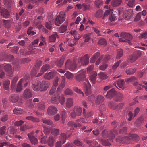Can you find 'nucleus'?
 Returning a JSON list of instances; mask_svg holds the SVG:
<instances>
[{
	"label": "nucleus",
	"instance_id": "5701e85b",
	"mask_svg": "<svg viewBox=\"0 0 147 147\" xmlns=\"http://www.w3.org/2000/svg\"><path fill=\"white\" fill-rule=\"evenodd\" d=\"M1 14L2 16L5 18H8L10 17V14L7 10L3 9L1 10Z\"/></svg>",
	"mask_w": 147,
	"mask_h": 147
},
{
	"label": "nucleus",
	"instance_id": "f03ea898",
	"mask_svg": "<svg viewBox=\"0 0 147 147\" xmlns=\"http://www.w3.org/2000/svg\"><path fill=\"white\" fill-rule=\"evenodd\" d=\"M65 98L63 95H60L59 94H55L50 98V102L52 104H58L59 102L63 105L65 102Z\"/></svg>",
	"mask_w": 147,
	"mask_h": 147
},
{
	"label": "nucleus",
	"instance_id": "423d86ee",
	"mask_svg": "<svg viewBox=\"0 0 147 147\" xmlns=\"http://www.w3.org/2000/svg\"><path fill=\"white\" fill-rule=\"evenodd\" d=\"M137 80V78L134 76L127 78L125 80V82L127 83H133V84L136 86V88L139 89L141 90L142 87H141L142 85L138 84V83L136 81Z\"/></svg>",
	"mask_w": 147,
	"mask_h": 147
},
{
	"label": "nucleus",
	"instance_id": "2f4dec72",
	"mask_svg": "<svg viewBox=\"0 0 147 147\" xmlns=\"http://www.w3.org/2000/svg\"><path fill=\"white\" fill-rule=\"evenodd\" d=\"M56 37H58V35L56 33H54L49 36V40L51 42H54L55 41Z\"/></svg>",
	"mask_w": 147,
	"mask_h": 147
},
{
	"label": "nucleus",
	"instance_id": "a211bd4d",
	"mask_svg": "<svg viewBox=\"0 0 147 147\" xmlns=\"http://www.w3.org/2000/svg\"><path fill=\"white\" fill-rule=\"evenodd\" d=\"M116 94V91L114 88H112L107 93L106 95V98L110 99L112 98Z\"/></svg>",
	"mask_w": 147,
	"mask_h": 147
},
{
	"label": "nucleus",
	"instance_id": "de8ad7c7",
	"mask_svg": "<svg viewBox=\"0 0 147 147\" xmlns=\"http://www.w3.org/2000/svg\"><path fill=\"white\" fill-rule=\"evenodd\" d=\"M77 114V116H79L82 112V108L81 107H76L74 110Z\"/></svg>",
	"mask_w": 147,
	"mask_h": 147
},
{
	"label": "nucleus",
	"instance_id": "6e6552de",
	"mask_svg": "<svg viewBox=\"0 0 147 147\" xmlns=\"http://www.w3.org/2000/svg\"><path fill=\"white\" fill-rule=\"evenodd\" d=\"M85 81L83 83V86L86 89L85 90L86 95L88 96L91 93V91L90 89L91 86L88 79H85Z\"/></svg>",
	"mask_w": 147,
	"mask_h": 147
},
{
	"label": "nucleus",
	"instance_id": "09e8293b",
	"mask_svg": "<svg viewBox=\"0 0 147 147\" xmlns=\"http://www.w3.org/2000/svg\"><path fill=\"white\" fill-rule=\"evenodd\" d=\"M143 120L142 118H139L136 120L135 122V124L137 126H138L140 124L143 122Z\"/></svg>",
	"mask_w": 147,
	"mask_h": 147
},
{
	"label": "nucleus",
	"instance_id": "c03bdc74",
	"mask_svg": "<svg viewBox=\"0 0 147 147\" xmlns=\"http://www.w3.org/2000/svg\"><path fill=\"white\" fill-rule=\"evenodd\" d=\"M10 84V81L9 80L4 81L3 83V85L4 88L6 90H7L9 87Z\"/></svg>",
	"mask_w": 147,
	"mask_h": 147
},
{
	"label": "nucleus",
	"instance_id": "3c124183",
	"mask_svg": "<svg viewBox=\"0 0 147 147\" xmlns=\"http://www.w3.org/2000/svg\"><path fill=\"white\" fill-rule=\"evenodd\" d=\"M94 3L97 7L99 8L102 5V1L101 0H98L96 1Z\"/></svg>",
	"mask_w": 147,
	"mask_h": 147
},
{
	"label": "nucleus",
	"instance_id": "ea45409f",
	"mask_svg": "<svg viewBox=\"0 0 147 147\" xmlns=\"http://www.w3.org/2000/svg\"><path fill=\"white\" fill-rule=\"evenodd\" d=\"M108 106L113 110H115L117 109V104L115 102L111 101L108 104Z\"/></svg>",
	"mask_w": 147,
	"mask_h": 147
},
{
	"label": "nucleus",
	"instance_id": "a19ab883",
	"mask_svg": "<svg viewBox=\"0 0 147 147\" xmlns=\"http://www.w3.org/2000/svg\"><path fill=\"white\" fill-rule=\"evenodd\" d=\"M123 98V95L120 93H118L115 98V100L116 101H121Z\"/></svg>",
	"mask_w": 147,
	"mask_h": 147
},
{
	"label": "nucleus",
	"instance_id": "864d4df0",
	"mask_svg": "<svg viewBox=\"0 0 147 147\" xmlns=\"http://www.w3.org/2000/svg\"><path fill=\"white\" fill-rule=\"evenodd\" d=\"M100 78L102 79H105L107 78L106 74L104 72H100L98 74Z\"/></svg>",
	"mask_w": 147,
	"mask_h": 147
},
{
	"label": "nucleus",
	"instance_id": "ddd939ff",
	"mask_svg": "<svg viewBox=\"0 0 147 147\" xmlns=\"http://www.w3.org/2000/svg\"><path fill=\"white\" fill-rule=\"evenodd\" d=\"M4 68L7 75L11 76L13 73L11 66L9 64H7L4 66Z\"/></svg>",
	"mask_w": 147,
	"mask_h": 147
},
{
	"label": "nucleus",
	"instance_id": "9d476101",
	"mask_svg": "<svg viewBox=\"0 0 147 147\" xmlns=\"http://www.w3.org/2000/svg\"><path fill=\"white\" fill-rule=\"evenodd\" d=\"M61 140L57 142L56 144L55 147H61V143L64 144L66 142V135L65 133H61L59 137Z\"/></svg>",
	"mask_w": 147,
	"mask_h": 147
},
{
	"label": "nucleus",
	"instance_id": "8fccbe9b",
	"mask_svg": "<svg viewBox=\"0 0 147 147\" xmlns=\"http://www.w3.org/2000/svg\"><path fill=\"white\" fill-rule=\"evenodd\" d=\"M102 15V11L101 10H98L95 14V16L98 18L101 17Z\"/></svg>",
	"mask_w": 147,
	"mask_h": 147
},
{
	"label": "nucleus",
	"instance_id": "680f3d73",
	"mask_svg": "<svg viewBox=\"0 0 147 147\" xmlns=\"http://www.w3.org/2000/svg\"><path fill=\"white\" fill-rule=\"evenodd\" d=\"M137 59V57L134 53L129 57V60L131 62H134Z\"/></svg>",
	"mask_w": 147,
	"mask_h": 147
},
{
	"label": "nucleus",
	"instance_id": "393cba45",
	"mask_svg": "<svg viewBox=\"0 0 147 147\" xmlns=\"http://www.w3.org/2000/svg\"><path fill=\"white\" fill-rule=\"evenodd\" d=\"M97 76V74L96 73L95 71H93L91 73V76L90 77V81L93 84H94L96 82Z\"/></svg>",
	"mask_w": 147,
	"mask_h": 147
},
{
	"label": "nucleus",
	"instance_id": "774afa93",
	"mask_svg": "<svg viewBox=\"0 0 147 147\" xmlns=\"http://www.w3.org/2000/svg\"><path fill=\"white\" fill-rule=\"evenodd\" d=\"M74 91L77 93L82 94L83 96H84V94L80 89H78L77 87H74Z\"/></svg>",
	"mask_w": 147,
	"mask_h": 147
},
{
	"label": "nucleus",
	"instance_id": "37998d69",
	"mask_svg": "<svg viewBox=\"0 0 147 147\" xmlns=\"http://www.w3.org/2000/svg\"><path fill=\"white\" fill-rule=\"evenodd\" d=\"M65 58V57L63 56L59 61L57 62V65L58 67H60L63 65Z\"/></svg>",
	"mask_w": 147,
	"mask_h": 147
},
{
	"label": "nucleus",
	"instance_id": "c9c22d12",
	"mask_svg": "<svg viewBox=\"0 0 147 147\" xmlns=\"http://www.w3.org/2000/svg\"><path fill=\"white\" fill-rule=\"evenodd\" d=\"M18 76L14 77L11 81V86L12 89H14L16 83L18 79Z\"/></svg>",
	"mask_w": 147,
	"mask_h": 147
},
{
	"label": "nucleus",
	"instance_id": "7ed1b4c3",
	"mask_svg": "<svg viewBox=\"0 0 147 147\" xmlns=\"http://www.w3.org/2000/svg\"><path fill=\"white\" fill-rule=\"evenodd\" d=\"M90 57L88 54H86L82 57H79L78 60V64L80 66L88 65L89 63Z\"/></svg>",
	"mask_w": 147,
	"mask_h": 147
},
{
	"label": "nucleus",
	"instance_id": "338daca9",
	"mask_svg": "<svg viewBox=\"0 0 147 147\" xmlns=\"http://www.w3.org/2000/svg\"><path fill=\"white\" fill-rule=\"evenodd\" d=\"M135 3V0H129L127 5L130 7H132L134 5Z\"/></svg>",
	"mask_w": 147,
	"mask_h": 147
},
{
	"label": "nucleus",
	"instance_id": "2eb2a0df",
	"mask_svg": "<svg viewBox=\"0 0 147 147\" xmlns=\"http://www.w3.org/2000/svg\"><path fill=\"white\" fill-rule=\"evenodd\" d=\"M120 37L123 39L127 40L129 41L132 39V36L130 34L124 32L121 33Z\"/></svg>",
	"mask_w": 147,
	"mask_h": 147
},
{
	"label": "nucleus",
	"instance_id": "cd10ccee",
	"mask_svg": "<svg viewBox=\"0 0 147 147\" xmlns=\"http://www.w3.org/2000/svg\"><path fill=\"white\" fill-rule=\"evenodd\" d=\"M42 121L45 124L50 125L51 126H54L55 125L53 124L52 121L50 119L44 118L42 119Z\"/></svg>",
	"mask_w": 147,
	"mask_h": 147
},
{
	"label": "nucleus",
	"instance_id": "b1692460",
	"mask_svg": "<svg viewBox=\"0 0 147 147\" xmlns=\"http://www.w3.org/2000/svg\"><path fill=\"white\" fill-rule=\"evenodd\" d=\"M55 74V71H51L46 73L44 76L45 79L49 80L51 79L54 76Z\"/></svg>",
	"mask_w": 147,
	"mask_h": 147
},
{
	"label": "nucleus",
	"instance_id": "c756f323",
	"mask_svg": "<svg viewBox=\"0 0 147 147\" xmlns=\"http://www.w3.org/2000/svg\"><path fill=\"white\" fill-rule=\"evenodd\" d=\"M122 0H113L111 2V5L113 7L119 6L121 3Z\"/></svg>",
	"mask_w": 147,
	"mask_h": 147
},
{
	"label": "nucleus",
	"instance_id": "58836bf2",
	"mask_svg": "<svg viewBox=\"0 0 147 147\" xmlns=\"http://www.w3.org/2000/svg\"><path fill=\"white\" fill-rule=\"evenodd\" d=\"M123 54V50L121 49H119L117 50V56L116 58L117 59H119L121 57Z\"/></svg>",
	"mask_w": 147,
	"mask_h": 147
},
{
	"label": "nucleus",
	"instance_id": "39448f33",
	"mask_svg": "<svg viewBox=\"0 0 147 147\" xmlns=\"http://www.w3.org/2000/svg\"><path fill=\"white\" fill-rule=\"evenodd\" d=\"M65 19V15L64 11H61L55 20L56 25L59 26L63 22Z\"/></svg>",
	"mask_w": 147,
	"mask_h": 147
},
{
	"label": "nucleus",
	"instance_id": "4d7b16f0",
	"mask_svg": "<svg viewBox=\"0 0 147 147\" xmlns=\"http://www.w3.org/2000/svg\"><path fill=\"white\" fill-rule=\"evenodd\" d=\"M65 94L66 95H71L73 94L72 90L69 88L66 89L65 91Z\"/></svg>",
	"mask_w": 147,
	"mask_h": 147
},
{
	"label": "nucleus",
	"instance_id": "473e14b6",
	"mask_svg": "<svg viewBox=\"0 0 147 147\" xmlns=\"http://www.w3.org/2000/svg\"><path fill=\"white\" fill-rule=\"evenodd\" d=\"M40 84L39 82H36L34 84L32 85V87L34 90L36 91H39L40 89V87L39 86Z\"/></svg>",
	"mask_w": 147,
	"mask_h": 147
},
{
	"label": "nucleus",
	"instance_id": "1a4fd4ad",
	"mask_svg": "<svg viewBox=\"0 0 147 147\" xmlns=\"http://www.w3.org/2000/svg\"><path fill=\"white\" fill-rule=\"evenodd\" d=\"M86 73V71L85 70H83L79 71L75 76L76 80L79 82L84 80L85 78Z\"/></svg>",
	"mask_w": 147,
	"mask_h": 147
},
{
	"label": "nucleus",
	"instance_id": "9b49d317",
	"mask_svg": "<svg viewBox=\"0 0 147 147\" xmlns=\"http://www.w3.org/2000/svg\"><path fill=\"white\" fill-rule=\"evenodd\" d=\"M34 132H32L30 133H28V136L29 139L31 142V143L34 145H35L38 143V140L34 136Z\"/></svg>",
	"mask_w": 147,
	"mask_h": 147
},
{
	"label": "nucleus",
	"instance_id": "20e7f679",
	"mask_svg": "<svg viewBox=\"0 0 147 147\" xmlns=\"http://www.w3.org/2000/svg\"><path fill=\"white\" fill-rule=\"evenodd\" d=\"M118 134L117 129L115 128L112 129L110 131H104L102 133V136L104 138L108 137L113 139L115 137V135Z\"/></svg>",
	"mask_w": 147,
	"mask_h": 147
},
{
	"label": "nucleus",
	"instance_id": "bf43d9fd",
	"mask_svg": "<svg viewBox=\"0 0 147 147\" xmlns=\"http://www.w3.org/2000/svg\"><path fill=\"white\" fill-rule=\"evenodd\" d=\"M56 88L55 86H52L49 91V94L50 95H52L56 91Z\"/></svg>",
	"mask_w": 147,
	"mask_h": 147
},
{
	"label": "nucleus",
	"instance_id": "5fc2aeb1",
	"mask_svg": "<svg viewBox=\"0 0 147 147\" xmlns=\"http://www.w3.org/2000/svg\"><path fill=\"white\" fill-rule=\"evenodd\" d=\"M140 39L147 38V31H144L143 33L141 34L139 36Z\"/></svg>",
	"mask_w": 147,
	"mask_h": 147
},
{
	"label": "nucleus",
	"instance_id": "dca6fc26",
	"mask_svg": "<svg viewBox=\"0 0 147 147\" xmlns=\"http://www.w3.org/2000/svg\"><path fill=\"white\" fill-rule=\"evenodd\" d=\"M23 96L25 98H29L32 96V93L30 89L26 88L24 91Z\"/></svg>",
	"mask_w": 147,
	"mask_h": 147
},
{
	"label": "nucleus",
	"instance_id": "f8f14e48",
	"mask_svg": "<svg viewBox=\"0 0 147 147\" xmlns=\"http://www.w3.org/2000/svg\"><path fill=\"white\" fill-rule=\"evenodd\" d=\"M57 111V108L53 106H49L47 110L48 114L52 116L55 114Z\"/></svg>",
	"mask_w": 147,
	"mask_h": 147
},
{
	"label": "nucleus",
	"instance_id": "6ab92c4d",
	"mask_svg": "<svg viewBox=\"0 0 147 147\" xmlns=\"http://www.w3.org/2000/svg\"><path fill=\"white\" fill-rule=\"evenodd\" d=\"M85 142L87 144L89 147H98V143L95 141H92L91 140H86Z\"/></svg>",
	"mask_w": 147,
	"mask_h": 147
},
{
	"label": "nucleus",
	"instance_id": "0eeeda50",
	"mask_svg": "<svg viewBox=\"0 0 147 147\" xmlns=\"http://www.w3.org/2000/svg\"><path fill=\"white\" fill-rule=\"evenodd\" d=\"M76 65L74 61H71L69 59L67 60L65 64V69L73 71L76 68Z\"/></svg>",
	"mask_w": 147,
	"mask_h": 147
},
{
	"label": "nucleus",
	"instance_id": "f704fd0d",
	"mask_svg": "<svg viewBox=\"0 0 147 147\" xmlns=\"http://www.w3.org/2000/svg\"><path fill=\"white\" fill-rule=\"evenodd\" d=\"M112 140L111 138H109L106 140H103L102 142V144L105 146L110 145L111 144L110 142Z\"/></svg>",
	"mask_w": 147,
	"mask_h": 147
},
{
	"label": "nucleus",
	"instance_id": "603ef678",
	"mask_svg": "<svg viewBox=\"0 0 147 147\" xmlns=\"http://www.w3.org/2000/svg\"><path fill=\"white\" fill-rule=\"evenodd\" d=\"M59 130L57 129L54 128L51 131V133L55 136H57L59 134Z\"/></svg>",
	"mask_w": 147,
	"mask_h": 147
},
{
	"label": "nucleus",
	"instance_id": "e2e57ef3",
	"mask_svg": "<svg viewBox=\"0 0 147 147\" xmlns=\"http://www.w3.org/2000/svg\"><path fill=\"white\" fill-rule=\"evenodd\" d=\"M109 19L111 22H113L115 21L116 20L117 18L114 15L111 14L109 16Z\"/></svg>",
	"mask_w": 147,
	"mask_h": 147
},
{
	"label": "nucleus",
	"instance_id": "6e6d98bb",
	"mask_svg": "<svg viewBox=\"0 0 147 147\" xmlns=\"http://www.w3.org/2000/svg\"><path fill=\"white\" fill-rule=\"evenodd\" d=\"M136 69L134 68L126 70V72L127 74L131 75L134 74L136 71Z\"/></svg>",
	"mask_w": 147,
	"mask_h": 147
},
{
	"label": "nucleus",
	"instance_id": "79ce46f5",
	"mask_svg": "<svg viewBox=\"0 0 147 147\" xmlns=\"http://www.w3.org/2000/svg\"><path fill=\"white\" fill-rule=\"evenodd\" d=\"M67 29V27L66 25L61 26L59 29L58 32L60 33H63L65 32Z\"/></svg>",
	"mask_w": 147,
	"mask_h": 147
},
{
	"label": "nucleus",
	"instance_id": "f257e3e1",
	"mask_svg": "<svg viewBox=\"0 0 147 147\" xmlns=\"http://www.w3.org/2000/svg\"><path fill=\"white\" fill-rule=\"evenodd\" d=\"M138 136L136 134H128L123 137H118L116 139L117 142L120 143H128L131 140H137L138 139Z\"/></svg>",
	"mask_w": 147,
	"mask_h": 147
},
{
	"label": "nucleus",
	"instance_id": "0e129e2a",
	"mask_svg": "<svg viewBox=\"0 0 147 147\" xmlns=\"http://www.w3.org/2000/svg\"><path fill=\"white\" fill-rule=\"evenodd\" d=\"M47 136H44L41 137L40 139V142L43 144H45L47 143Z\"/></svg>",
	"mask_w": 147,
	"mask_h": 147
},
{
	"label": "nucleus",
	"instance_id": "a878e982",
	"mask_svg": "<svg viewBox=\"0 0 147 147\" xmlns=\"http://www.w3.org/2000/svg\"><path fill=\"white\" fill-rule=\"evenodd\" d=\"M55 139L53 136H51L48 138V145L50 147L53 146L55 142Z\"/></svg>",
	"mask_w": 147,
	"mask_h": 147
},
{
	"label": "nucleus",
	"instance_id": "aec40b11",
	"mask_svg": "<svg viewBox=\"0 0 147 147\" xmlns=\"http://www.w3.org/2000/svg\"><path fill=\"white\" fill-rule=\"evenodd\" d=\"M24 80V79L22 78L17 83L16 91L18 92H20L23 89V86L22 84L23 83Z\"/></svg>",
	"mask_w": 147,
	"mask_h": 147
},
{
	"label": "nucleus",
	"instance_id": "7c9ffc66",
	"mask_svg": "<svg viewBox=\"0 0 147 147\" xmlns=\"http://www.w3.org/2000/svg\"><path fill=\"white\" fill-rule=\"evenodd\" d=\"M13 112L15 114L20 115L23 113H24V111L21 108H15L13 110Z\"/></svg>",
	"mask_w": 147,
	"mask_h": 147
},
{
	"label": "nucleus",
	"instance_id": "e433bc0d",
	"mask_svg": "<svg viewBox=\"0 0 147 147\" xmlns=\"http://www.w3.org/2000/svg\"><path fill=\"white\" fill-rule=\"evenodd\" d=\"M124 80L122 79L118 81L117 82V85L120 88L123 89L124 88Z\"/></svg>",
	"mask_w": 147,
	"mask_h": 147
},
{
	"label": "nucleus",
	"instance_id": "13d9d810",
	"mask_svg": "<svg viewBox=\"0 0 147 147\" xmlns=\"http://www.w3.org/2000/svg\"><path fill=\"white\" fill-rule=\"evenodd\" d=\"M20 53L22 55H30V53H28L27 50L25 49H20Z\"/></svg>",
	"mask_w": 147,
	"mask_h": 147
},
{
	"label": "nucleus",
	"instance_id": "49530a36",
	"mask_svg": "<svg viewBox=\"0 0 147 147\" xmlns=\"http://www.w3.org/2000/svg\"><path fill=\"white\" fill-rule=\"evenodd\" d=\"M66 78L68 79H72L74 77V75L70 72L67 71L65 74Z\"/></svg>",
	"mask_w": 147,
	"mask_h": 147
},
{
	"label": "nucleus",
	"instance_id": "a18cd8bd",
	"mask_svg": "<svg viewBox=\"0 0 147 147\" xmlns=\"http://www.w3.org/2000/svg\"><path fill=\"white\" fill-rule=\"evenodd\" d=\"M26 118L27 119L29 120H31L33 122H38L40 121L38 119L31 116L27 117Z\"/></svg>",
	"mask_w": 147,
	"mask_h": 147
},
{
	"label": "nucleus",
	"instance_id": "412c9836",
	"mask_svg": "<svg viewBox=\"0 0 147 147\" xmlns=\"http://www.w3.org/2000/svg\"><path fill=\"white\" fill-rule=\"evenodd\" d=\"M19 98V95L17 94H13L9 96V100L12 102L16 103L17 102Z\"/></svg>",
	"mask_w": 147,
	"mask_h": 147
},
{
	"label": "nucleus",
	"instance_id": "f3484780",
	"mask_svg": "<svg viewBox=\"0 0 147 147\" xmlns=\"http://www.w3.org/2000/svg\"><path fill=\"white\" fill-rule=\"evenodd\" d=\"M132 10L131 9H129L125 11L124 13L123 17L126 19H129L133 16Z\"/></svg>",
	"mask_w": 147,
	"mask_h": 147
},
{
	"label": "nucleus",
	"instance_id": "4c0bfd02",
	"mask_svg": "<svg viewBox=\"0 0 147 147\" xmlns=\"http://www.w3.org/2000/svg\"><path fill=\"white\" fill-rule=\"evenodd\" d=\"M50 67V65L48 64L43 65L40 69V71L44 73L49 69Z\"/></svg>",
	"mask_w": 147,
	"mask_h": 147
},
{
	"label": "nucleus",
	"instance_id": "bb28decb",
	"mask_svg": "<svg viewBox=\"0 0 147 147\" xmlns=\"http://www.w3.org/2000/svg\"><path fill=\"white\" fill-rule=\"evenodd\" d=\"M62 77L64 78L65 79V77L64 76H62ZM65 86V80H63L62 82L59 86L58 88L57 89L56 94H59V93L62 90L63 88Z\"/></svg>",
	"mask_w": 147,
	"mask_h": 147
},
{
	"label": "nucleus",
	"instance_id": "c85d7f7f",
	"mask_svg": "<svg viewBox=\"0 0 147 147\" xmlns=\"http://www.w3.org/2000/svg\"><path fill=\"white\" fill-rule=\"evenodd\" d=\"M104 100L103 97L100 95H98L97 96L96 99L95 100V103L97 105H99Z\"/></svg>",
	"mask_w": 147,
	"mask_h": 147
},
{
	"label": "nucleus",
	"instance_id": "69168bd1",
	"mask_svg": "<svg viewBox=\"0 0 147 147\" xmlns=\"http://www.w3.org/2000/svg\"><path fill=\"white\" fill-rule=\"evenodd\" d=\"M98 44L101 45H105L107 44L106 40L104 39H101L98 42Z\"/></svg>",
	"mask_w": 147,
	"mask_h": 147
},
{
	"label": "nucleus",
	"instance_id": "052dcab7",
	"mask_svg": "<svg viewBox=\"0 0 147 147\" xmlns=\"http://www.w3.org/2000/svg\"><path fill=\"white\" fill-rule=\"evenodd\" d=\"M74 143L75 145L81 147L83 146V143L80 141L78 140H75L74 141Z\"/></svg>",
	"mask_w": 147,
	"mask_h": 147
},
{
	"label": "nucleus",
	"instance_id": "4468645a",
	"mask_svg": "<svg viewBox=\"0 0 147 147\" xmlns=\"http://www.w3.org/2000/svg\"><path fill=\"white\" fill-rule=\"evenodd\" d=\"M50 85V83L47 81H43L40 84V88L42 91L47 90Z\"/></svg>",
	"mask_w": 147,
	"mask_h": 147
},
{
	"label": "nucleus",
	"instance_id": "4be33fe9",
	"mask_svg": "<svg viewBox=\"0 0 147 147\" xmlns=\"http://www.w3.org/2000/svg\"><path fill=\"white\" fill-rule=\"evenodd\" d=\"M74 105V100L71 98H68L66 102V106L68 108H70Z\"/></svg>",
	"mask_w": 147,
	"mask_h": 147
},
{
	"label": "nucleus",
	"instance_id": "72a5a7b5",
	"mask_svg": "<svg viewBox=\"0 0 147 147\" xmlns=\"http://www.w3.org/2000/svg\"><path fill=\"white\" fill-rule=\"evenodd\" d=\"M100 54L98 52H97L94 54L92 58L90 59V62L92 63H94L96 60L97 58L99 56Z\"/></svg>",
	"mask_w": 147,
	"mask_h": 147
}]
</instances>
